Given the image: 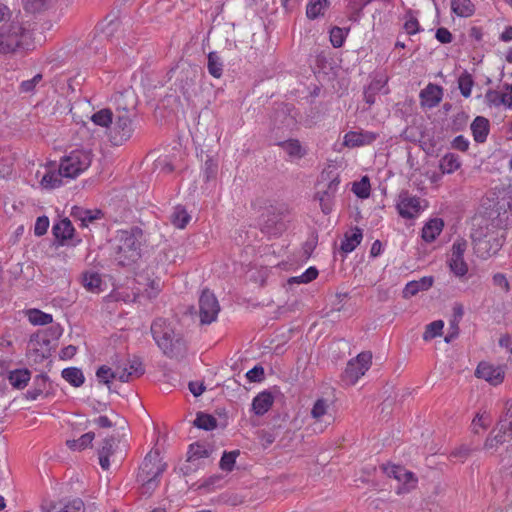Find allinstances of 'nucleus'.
<instances>
[{"label": "nucleus", "mask_w": 512, "mask_h": 512, "mask_svg": "<svg viewBox=\"0 0 512 512\" xmlns=\"http://www.w3.org/2000/svg\"><path fill=\"white\" fill-rule=\"evenodd\" d=\"M119 445V440L114 436L105 438L100 447L98 448L99 464L103 470H108L110 467V457L113 456Z\"/></svg>", "instance_id": "f3484780"}, {"label": "nucleus", "mask_w": 512, "mask_h": 512, "mask_svg": "<svg viewBox=\"0 0 512 512\" xmlns=\"http://www.w3.org/2000/svg\"><path fill=\"white\" fill-rule=\"evenodd\" d=\"M434 279L432 276L422 277L418 281H410L406 284L403 295L404 297H411L416 295L420 291L428 290L432 287Z\"/></svg>", "instance_id": "a878e982"}, {"label": "nucleus", "mask_w": 512, "mask_h": 512, "mask_svg": "<svg viewBox=\"0 0 512 512\" xmlns=\"http://www.w3.org/2000/svg\"><path fill=\"white\" fill-rule=\"evenodd\" d=\"M449 267L458 277H462L468 272V266L464 259H449Z\"/></svg>", "instance_id": "3c124183"}, {"label": "nucleus", "mask_w": 512, "mask_h": 512, "mask_svg": "<svg viewBox=\"0 0 512 512\" xmlns=\"http://www.w3.org/2000/svg\"><path fill=\"white\" fill-rule=\"evenodd\" d=\"M194 425L199 429L211 431L217 427V419L210 414L199 412L194 420Z\"/></svg>", "instance_id": "4c0bfd02"}, {"label": "nucleus", "mask_w": 512, "mask_h": 512, "mask_svg": "<svg viewBox=\"0 0 512 512\" xmlns=\"http://www.w3.org/2000/svg\"><path fill=\"white\" fill-rule=\"evenodd\" d=\"M246 377L250 382H260L264 379V368L256 365L246 373Z\"/></svg>", "instance_id": "052dcab7"}, {"label": "nucleus", "mask_w": 512, "mask_h": 512, "mask_svg": "<svg viewBox=\"0 0 512 512\" xmlns=\"http://www.w3.org/2000/svg\"><path fill=\"white\" fill-rule=\"evenodd\" d=\"M378 137L379 134L372 131H349L344 136V145L350 148L371 145Z\"/></svg>", "instance_id": "2eb2a0df"}, {"label": "nucleus", "mask_w": 512, "mask_h": 512, "mask_svg": "<svg viewBox=\"0 0 512 512\" xmlns=\"http://www.w3.org/2000/svg\"><path fill=\"white\" fill-rule=\"evenodd\" d=\"M190 215L186 211V209L182 206L175 207L173 213L171 214V222L172 224L180 229L186 227V225L190 221Z\"/></svg>", "instance_id": "ea45409f"}, {"label": "nucleus", "mask_w": 512, "mask_h": 512, "mask_svg": "<svg viewBox=\"0 0 512 512\" xmlns=\"http://www.w3.org/2000/svg\"><path fill=\"white\" fill-rule=\"evenodd\" d=\"M207 69L211 76L220 78L223 74V62L217 52H210L208 54Z\"/></svg>", "instance_id": "f704fd0d"}, {"label": "nucleus", "mask_w": 512, "mask_h": 512, "mask_svg": "<svg viewBox=\"0 0 512 512\" xmlns=\"http://www.w3.org/2000/svg\"><path fill=\"white\" fill-rule=\"evenodd\" d=\"M27 30L19 21H11L0 26V54H13L22 48Z\"/></svg>", "instance_id": "39448f33"}, {"label": "nucleus", "mask_w": 512, "mask_h": 512, "mask_svg": "<svg viewBox=\"0 0 512 512\" xmlns=\"http://www.w3.org/2000/svg\"><path fill=\"white\" fill-rule=\"evenodd\" d=\"M439 167L444 174H452L461 167V160L457 154L446 153L441 159Z\"/></svg>", "instance_id": "c756f323"}, {"label": "nucleus", "mask_w": 512, "mask_h": 512, "mask_svg": "<svg viewBox=\"0 0 512 512\" xmlns=\"http://www.w3.org/2000/svg\"><path fill=\"white\" fill-rule=\"evenodd\" d=\"M259 439L262 447L266 449L275 442L276 437L272 432L263 430L259 433Z\"/></svg>", "instance_id": "338daca9"}, {"label": "nucleus", "mask_w": 512, "mask_h": 512, "mask_svg": "<svg viewBox=\"0 0 512 512\" xmlns=\"http://www.w3.org/2000/svg\"><path fill=\"white\" fill-rule=\"evenodd\" d=\"M220 305L216 296L204 289L199 297V317L201 324H211L217 319Z\"/></svg>", "instance_id": "9d476101"}, {"label": "nucleus", "mask_w": 512, "mask_h": 512, "mask_svg": "<svg viewBox=\"0 0 512 512\" xmlns=\"http://www.w3.org/2000/svg\"><path fill=\"white\" fill-rule=\"evenodd\" d=\"M382 469L387 476L396 479L402 484L401 487H398V493L409 492L417 484L418 480L415 474L406 470L403 466L387 464L383 465Z\"/></svg>", "instance_id": "f8f14e48"}, {"label": "nucleus", "mask_w": 512, "mask_h": 512, "mask_svg": "<svg viewBox=\"0 0 512 512\" xmlns=\"http://www.w3.org/2000/svg\"><path fill=\"white\" fill-rule=\"evenodd\" d=\"M62 378L73 387H80L85 382V377L81 369L69 367L62 370Z\"/></svg>", "instance_id": "2f4dec72"}, {"label": "nucleus", "mask_w": 512, "mask_h": 512, "mask_svg": "<svg viewBox=\"0 0 512 512\" xmlns=\"http://www.w3.org/2000/svg\"><path fill=\"white\" fill-rule=\"evenodd\" d=\"M469 145V140L463 135L456 136L451 142V147L461 152H466L469 149Z\"/></svg>", "instance_id": "680f3d73"}, {"label": "nucleus", "mask_w": 512, "mask_h": 512, "mask_svg": "<svg viewBox=\"0 0 512 512\" xmlns=\"http://www.w3.org/2000/svg\"><path fill=\"white\" fill-rule=\"evenodd\" d=\"M363 239L362 229L354 227L351 229V233H345L344 239L341 242V250L345 253H351L361 243Z\"/></svg>", "instance_id": "393cba45"}, {"label": "nucleus", "mask_w": 512, "mask_h": 512, "mask_svg": "<svg viewBox=\"0 0 512 512\" xmlns=\"http://www.w3.org/2000/svg\"><path fill=\"white\" fill-rule=\"evenodd\" d=\"M49 228V218L47 216H40L36 219L34 226V233L36 236L44 235Z\"/></svg>", "instance_id": "13d9d810"}, {"label": "nucleus", "mask_w": 512, "mask_h": 512, "mask_svg": "<svg viewBox=\"0 0 512 512\" xmlns=\"http://www.w3.org/2000/svg\"><path fill=\"white\" fill-rule=\"evenodd\" d=\"M52 232L59 244L63 245L65 241L73 237L75 229L71 221L64 218L53 225Z\"/></svg>", "instance_id": "412c9836"}, {"label": "nucleus", "mask_w": 512, "mask_h": 512, "mask_svg": "<svg viewBox=\"0 0 512 512\" xmlns=\"http://www.w3.org/2000/svg\"><path fill=\"white\" fill-rule=\"evenodd\" d=\"M328 408V401L324 398H319L311 409V416L316 420H320L327 413Z\"/></svg>", "instance_id": "09e8293b"}, {"label": "nucleus", "mask_w": 512, "mask_h": 512, "mask_svg": "<svg viewBox=\"0 0 512 512\" xmlns=\"http://www.w3.org/2000/svg\"><path fill=\"white\" fill-rule=\"evenodd\" d=\"M444 222L440 218L429 220L422 229V238L426 242H432L442 232Z\"/></svg>", "instance_id": "bb28decb"}, {"label": "nucleus", "mask_w": 512, "mask_h": 512, "mask_svg": "<svg viewBox=\"0 0 512 512\" xmlns=\"http://www.w3.org/2000/svg\"><path fill=\"white\" fill-rule=\"evenodd\" d=\"M353 193L361 198L366 199L370 196L371 186L367 176H364L360 181L354 182L352 186Z\"/></svg>", "instance_id": "c03bdc74"}, {"label": "nucleus", "mask_w": 512, "mask_h": 512, "mask_svg": "<svg viewBox=\"0 0 512 512\" xmlns=\"http://www.w3.org/2000/svg\"><path fill=\"white\" fill-rule=\"evenodd\" d=\"M50 387L49 378L46 374L35 376L32 387L27 391L26 397L29 400H36L39 396L48 394Z\"/></svg>", "instance_id": "5701e85b"}, {"label": "nucleus", "mask_w": 512, "mask_h": 512, "mask_svg": "<svg viewBox=\"0 0 512 512\" xmlns=\"http://www.w3.org/2000/svg\"><path fill=\"white\" fill-rule=\"evenodd\" d=\"M276 145L287 154L289 161L299 160L307 154V149L298 139L280 141Z\"/></svg>", "instance_id": "aec40b11"}, {"label": "nucleus", "mask_w": 512, "mask_h": 512, "mask_svg": "<svg viewBox=\"0 0 512 512\" xmlns=\"http://www.w3.org/2000/svg\"><path fill=\"white\" fill-rule=\"evenodd\" d=\"M332 172L322 173L321 179L322 181H327L322 189H319L315 195L314 199L319 202V206L321 211L325 215H329L334 208L336 194L339 189L340 178L339 175L331 176Z\"/></svg>", "instance_id": "0eeeda50"}, {"label": "nucleus", "mask_w": 512, "mask_h": 512, "mask_svg": "<svg viewBox=\"0 0 512 512\" xmlns=\"http://www.w3.org/2000/svg\"><path fill=\"white\" fill-rule=\"evenodd\" d=\"M468 115L461 111L457 113L452 119V130L453 131H461L466 127L468 121Z\"/></svg>", "instance_id": "6e6d98bb"}, {"label": "nucleus", "mask_w": 512, "mask_h": 512, "mask_svg": "<svg viewBox=\"0 0 512 512\" xmlns=\"http://www.w3.org/2000/svg\"><path fill=\"white\" fill-rule=\"evenodd\" d=\"M165 468L166 464L162 462L157 452H150L146 455L137 474V482L141 485V495L149 497L154 492Z\"/></svg>", "instance_id": "7ed1b4c3"}, {"label": "nucleus", "mask_w": 512, "mask_h": 512, "mask_svg": "<svg viewBox=\"0 0 512 512\" xmlns=\"http://www.w3.org/2000/svg\"><path fill=\"white\" fill-rule=\"evenodd\" d=\"M444 322L442 320H436L426 326L425 332L423 333V339L429 341L442 334Z\"/></svg>", "instance_id": "49530a36"}, {"label": "nucleus", "mask_w": 512, "mask_h": 512, "mask_svg": "<svg viewBox=\"0 0 512 512\" xmlns=\"http://www.w3.org/2000/svg\"><path fill=\"white\" fill-rule=\"evenodd\" d=\"M318 276V270L315 267H309L306 271L300 276L291 277L288 280L289 284H300V283H309L316 279Z\"/></svg>", "instance_id": "de8ad7c7"}, {"label": "nucleus", "mask_w": 512, "mask_h": 512, "mask_svg": "<svg viewBox=\"0 0 512 512\" xmlns=\"http://www.w3.org/2000/svg\"><path fill=\"white\" fill-rule=\"evenodd\" d=\"M83 286L92 293H99L102 291V278L99 273L89 271L83 274L82 278Z\"/></svg>", "instance_id": "7c9ffc66"}, {"label": "nucleus", "mask_w": 512, "mask_h": 512, "mask_svg": "<svg viewBox=\"0 0 512 512\" xmlns=\"http://www.w3.org/2000/svg\"><path fill=\"white\" fill-rule=\"evenodd\" d=\"M501 92L489 89L485 94V101L488 106L492 107H499L501 104Z\"/></svg>", "instance_id": "bf43d9fd"}, {"label": "nucleus", "mask_w": 512, "mask_h": 512, "mask_svg": "<svg viewBox=\"0 0 512 512\" xmlns=\"http://www.w3.org/2000/svg\"><path fill=\"white\" fill-rule=\"evenodd\" d=\"M273 402V395L268 391H263L254 397L252 401V410L257 416H262L269 411Z\"/></svg>", "instance_id": "b1692460"}, {"label": "nucleus", "mask_w": 512, "mask_h": 512, "mask_svg": "<svg viewBox=\"0 0 512 512\" xmlns=\"http://www.w3.org/2000/svg\"><path fill=\"white\" fill-rule=\"evenodd\" d=\"M31 378V373L28 369H16L9 372L8 380L12 387L16 389H23L27 386Z\"/></svg>", "instance_id": "c85d7f7f"}, {"label": "nucleus", "mask_w": 512, "mask_h": 512, "mask_svg": "<svg viewBox=\"0 0 512 512\" xmlns=\"http://www.w3.org/2000/svg\"><path fill=\"white\" fill-rule=\"evenodd\" d=\"M349 30V28H341L338 26H334L330 29V42L334 48H340L343 46Z\"/></svg>", "instance_id": "a19ab883"}, {"label": "nucleus", "mask_w": 512, "mask_h": 512, "mask_svg": "<svg viewBox=\"0 0 512 512\" xmlns=\"http://www.w3.org/2000/svg\"><path fill=\"white\" fill-rule=\"evenodd\" d=\"M145 373V367L142 359L138 356H133L128 360V367H120L118 379L121 382H129L133 378H139Z\"/></svg>", "instance_id": "a211bd4d"}, {"label": "nucleus", "mask_w": 512, "mask_h": 512, "mask_svg": "<svg viewBox=\"0 0 512 512\" xmlns=\"http://www.w3.org/2000/svg\"><path fill=\"white\" fill-rule=\"evenodd\" d=\"M512 441V420H501L486 438L483 448L495 451L500 445Z\"/></svg>", "instance_id": "1a4fd4ad"}, {"label": "nucleus", "mask_w": 512, "mask_h": 512, "mask_svg": "<svg viewBox=\"0 0 512 512\" xmlns=\"http://www.w3.org/2000/svg\"><path fill=\"white\" fill-rule=\"evenodd\" d=\"M500 102L505 107L512 109V84L504 85V91L501 92Z\"/></svg>", "instance_id": "0e129e2a"}, {"label": "nucleus", "mask_w": 512, "mask_h": 512, "mask_svg": "<svg viewBox=\"0 0 512 512\" xmlns=\"http://www.w3.org/2000/svg\"><path fill=\"white\" fill-rule=\"evenodd\" d=\"M473 85L474 80L472 75L464 71L458 78V87L463 97H470Z\"/></svg>", "instance_id": "79ce46f5"}, {"label": "nucleus", "mask_w": 512, "mask_h": 512, "mask_svg": "<svg viewBox=\"0 0 512 512\" xmlns=\"http://www.w3.org/2000/svg\"><path fill=\"white\" fill-rule=\"evenodd\" d=\"M142 236V230L138 227L118 231L115 260L120 266H129L140 258Z\"/></svg>", "instance_id": "f03ea898"}, {"label": "nucleus", "mask_w": 512, "mask_h": 512, "mask_svg": "<svg viewBox=\"0 0 512 512\" xmlns=\"http://www.w3.org/2000/svg\"><path fill=\"white\" fill-rule=\"evenodd\" d=\"M478 448L475 447V448H472L468 445H461L460 447L454 449L452 452H451V457H454V458H459L461 461H464L465 459H467L470 454L477 450Z\"/></svg>", "instance_id": "4d7b16f0"}, {"label": "nucleus", "mask_w": 512, "mask_h": 512, "mask_svg": "<svg viewBox=\"0 0 512 512\" xmlns=\"http://www.w3.org/2000/svg\"><path fill=\"white\" fill-rule=\"evenodd\" d=\"M451 11L458 17L468 18L475 13V5L471 0H451Z\"/></svg>", "instance_id": "cd10ccee"}, {"label": "nucleus", "mask_w": 512, "mask_h": 512, "mask_svg": "<svg viewBox=\"0 0 512 512\" xmlns=\"http://www.w3.org/2000/svg\"><path fill=\"white\" fill-rule=\"evenodd\" d=\"M110 140L113 145L119 146L129 140L134 132L132 119L127 110L120 112L112 123Z\"/></svg>", "instance_id": "6e6552de"}, {"label": "nucleus", "mask_w": 512, "mask_h": 512, "mask_svg": "<svg viewBox=\"0 0 512 512\" xmlns=\"http://www.w3.org/2000/svg\"><path fill=\"white\" fill-rule=\"evenodd\" d=\"M404 29L409 35H414L420 31V25L416 18L411 17L404 23Z\"/></svg>", "instance_id": "774afa93"}, {"label": "nucleus", "mask_w": 512, "mask_h": 512, "mask_svg": "<svg viewBox=\"0 0 512 512\" xmlns=\"http://www.w3.org/2000/svg\"><path fill=\"white\" fill-rule=\"evenodd\" d=\"M435 37L442 44L451 43L453 40V36H452L451 32L445 27L438 28L436 30Z\"/></svg>", "instance_id": "69168bd1"}, {"label": "nucleus", "mask_w": 512, "mask_h": 512, "mask_svg": "<svg viewBox=\"0 0 512 512\" xmlns=\"http://www.w3.org/2000/svg\"><path fill=\"white\" fill-rule=\"evenodd\" d=\"M371 361V352H361L355 359L348 362L344 370V379L350 384H355L370 368Z\"/></svg>", "instance_id": "9b49d317"}, {"label": "nucleus", "mask_w": 512, "mask_h": 512, "mask_svg": "<svg viewBox=\"0 0 512 512\" xmlns=\"http://www.w3.org/2000/svg\"><path fill=\"white\" fill-rule=\"evenodd\" d=\"M470 129L472 131L474 141L477 143H484L490 132L489 120L483 116H477L471 123Z\"/></svg>", "instance_id": "4be33fe9"}, {"label": "nucleus", "mask_w": 512, "mask_h": 512, "mask_svg": "<svg viewBox=\"0 0 512 512\" xmlns=\"http://www.w3.org/2000/svg\"><path fill=\"white\" fill-rule=\"evenodd\" d=\"M397 210L401 217L412 219L420 211V199L409 195L408 192L402 193L397 204Z\"/></svg>", "instance_id": "dca6fc26"}, {"label": "nucleus", "mask_w": 512, "mask_h": 512, "mask_svg": "<svg viewBox=\"0 0 512 512\" xmlns=\"http://www.w3.org/2000/svg\"><path fill=\"white\" fill-rule=\"evenodd\" d=\"M65 180L68 179L64 176L61 167L54 162H49L45 167V173L42 176L40 185L44 189L52 190L64 185Z\"/></svg>", "instance_id": "ddd939ff"}, {"label": "nucleus", "mask_w": 512, "mask_h": 512, "mask_svg": "<svg viewBox=\"0 0 512 512\" xmlns=\"http://www.w3.org/2000/svg\"><path fill=\"white\" fill-rule=\"evenodd\" d=\"M329 7L328 0H310L306 6V15L310 20L323 16Z\"/></svg>", "instance_id": "473e14b6"}, {"label": "nucleus", "mask_w": 512, "mask_h": 512, "mask_svg": "<svg viewBox=\"0 0 512 512\" xmlns=\"http://www.w3.org/2000/svg\"><path fill=\"white\" fill-rule=\"evenodd\" d=\"M95 438L94 432H87L78 439L67 440L66 445L74 451H81L91 445Z\"/></svg>", "instance_id": "c9c22d12"}, {"label": "nucleus", "mask_w": 512, "mask_h": 512, "mask_svg": "<svg viewBox=\"0 0 512 512\" xmlns=\"http://www.w3.org/2000/svg\"><path fill=\"white\" fill-rule=\"evenodd\" d=\"M467 244L465 241H456L452 246V254L450 259H464V252Z\"/></svg>", "instance_id": "e2e57ef3"}, {"label": "nucleus", "mask_w": 512, "mask_h": 512, "mask_svg": "<svg viewBox=\"0 0 512 512\" xmlns=\"http://www.w3.org/2000/svg\"><path fill=\"white\" fill-rule=\"evenodd\" d=\"M188 461H196L208 457L207 449L200 444H191L188 451Z\"/></svg>", "instance_id": "603ef678"}, {"label": "nucleus", "mask_w": 512, "mask_h": 512, "mask_svg": "<svg viewBox=\"0 0 512 512\" xmlns=\"http://www.w3.org/2000/svg\"><path fill=\"white\" fill-rule=\"evenodd\" d=\"M239 450L225 451L220 459V468L223 471L231 472L234 469L236 459L239 456Z\"/></svg>", "instance_id": "a18cd8bd"}, {"label": "nucleus", "mask_w": 512, "mask_h": 512, "mask_svg": "<svg viewBox=\"0 0 512 512\" xmlns=\"http://www.w3.org/2000/svg\"><path fill=\"white\" fill-rule=\"evenodd\" d=\"M73 216L78 218L81 221V226L87 227L89 223L102 218L103 213L101 210H84L77 208L76 211L73 212Z\"/></svg>", "instance_id": "72a5a7b5"}, {"label": "nucleus", "mask_w": 512, "mask_h": 512, "mask_svg": "<svg viewBox=\"0 0 512 512\" xmlns=\"http://www.w3.org/2000/svg\"><path fill=\"white\" fill-rule=\"evenodd\" d=\"M443 98V88L439 85L429 83L420 92V101L423 107L434 108Z\"/></svg>", "instance_id": "6ab92c4d"}, {"label": "nucleus", "mask_w": 512, "mask_h": 512, "mask_svg": "<svg viewBox=\"0 0 512 512\" xmlns=\"http://www.w3.org/2000/svg\"><path fill=\"white\" fill-rule=\"evenodd\" d=\"M92 161V154L88 150L75 149L61 158L59 166L68 180L74 179L84 172Z\"/></svg>", "instance_id": "423d86ee"}, {"label": "nucleus", "mask_w": 512, "mask_h": 512, "mask_svg": "<svg viewBox=\"0 0 512 512\" xmlns=\"http://www.w3.org/2000/svg\"><path fill=\"white\" fill-rule=\"evenodd\" d=\"M26 314L29 322L33 325H47L53 321L51 314L45 313L39 309H29Z\"/></svg>", "instance_id": "e433bc0d"}, {"label": "nucleus", "mask_w": 512, "mask_h": 512, "mask_svg": "<svg viewBox=\"0 0 512 512\" xmlns=\"http://www.w3.org/2000/svg\"><path fill=\"white\" fill-rule=\"evenodd\" d=\"M22 3L26 11L36 13L46 7L48 0H22Z\"/></svg>", "instance_id": "5fc2aeb1"}, {"label": "nucleus", "mask_w": 512, "mask_h": 512, "mask_svg": "<svg viewBox=\"0 0 512 512\" xmlns=\"http://www.w3.org/2000/svg\"><path fill=\"white\" fill-rule=\"evenodd\" d=\"M120 373V366L116 367L115 371L106 365L100 366L97 369L96 376L98 380L106 385H109L112 379L118 378Z\"/></svg>", "instance_id": "37998d69"}, {"label": "nucleus", "mask_w": 512, "mask_h": 512, "mask_svg": "<svg viewBox=\"0 0 512 512\" xmlns=\"http://www.w3.org/2000/svg\"><path fill=\"white\" fill-rule=\"evenodd\" d=\"M42 74H36L32 79L22 81L20 84V92L31 93L35 90L36 86L42 81Z\"/></svg>", "instance_id": "864d4df0"}, {"label": "nucleus", "mask_w": 512, "mask_h": 512, "mask_svg": "<svg viewBox=\"0 0 512 512\" xmlns=\"http://www.w3.org/2000/svg\"><path fill=\"white\" fill-rule=\"evenodd\" d=\"M475 374L478 378L484 379L496 386L503 382L505 371L502 366H494L487 362H481L478 364Z\"/></svg>", "instance_id": "4468645a"}, {"label": "nucleus", "mask_w": 512, "mask_h": 512, "mask_svg": "<svg viewBox=\"0 0 512 512\" xmlns=\"http://www.w3.org/2000/svg\"><path fill=\"white\" fill-rule=\"evenodd\" d=\"M490 424H491V419H490L489 415H486L485 413H483V414L477 413L472 421V424H471L472 432L475 434H478L479 433L478 428L487 429L490 426Z\"/></svg>", "instance_id": "8fccbe9b"}, {"label": "nucleus", "mask_w": 512, "mask_h": 512, "mask_svg": "<svg viewBox=\"0 0 512 512\" xmlns=\"http://www.w3.org/2000/svg\"><path fill=\"white\" fill-rule=\"evenodd\" d=\"M151 335L163 352L169 358L183 357L187 351V344L183 336L174 331L171 323L162 317L156 318L150 327Z\"/></svg>", "instance_id": "f257e3e1"}, {"label": "nucleus", "mask_w": 512, "mask_h": 512, "mask_svg": "<svg viewBox=\"0 0 512 512\" xmlns=\"http://www.w3.org/2000/svg\"><path fill=\"white\" fill-rule=\"evenodd\" d=\"M91 121L100 127H109L113 123V113L110 109L104 108L91 116Z\"/></svg>", "instance_id": "58836bf2"}, {"label": "nucleus", "mask_w": 512, "mask_h": 512, "mask_svg": "<svg viewBox=\"0 0 512 512\" xmlns=\"http://www.w3.org/2000/svg\"><path fill=\"white\" fill-rule=\"evenodd\" d=\"M471 238L474 252L482 259L495 255L503 245V234L495 227H480L471 234Z\"/></svg>", "instance_id": "20e7f679"}]
</instances>
